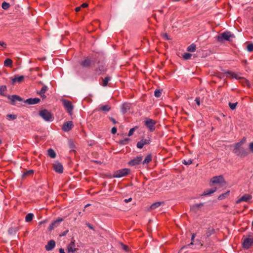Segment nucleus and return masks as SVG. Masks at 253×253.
Segmentation results:
<instances>
[{"label": "nucleus", "instance_id": "nucleus-62", "mask_svg": "<svg viewBox=\"0 0 253 253\" xmlns=\"http://www.w3.org/2000/svg\"><path fill=\"white\" fill-rule=\"evenodd\" d=\"M164 37L166 38V40H169V39L168 37V35L167 34H165L164 35Z\"/></svg>", "mask_w": 253, "mask_h": 253}, {"label": "nucleus", "instance_id": "nucleus-18", "mask_svg": "<svg viewBox=\"0 0 253 253\" xmlns=\"http://www.w3.org/2000/svg\"><path fill=\"white\" fill-rule=\"evenodd\" d=\"M252 198V195H251L250 194H245L236 201V203L238 204L242 201L247 202L249 200H250Z\"/></svg>", "mask_w": 253, "mask_h": 253}, {"label": "nucleus", "instance_id": "nucleus-64", "mask_svg": "<svg viewBox=\"0 0 253 253\" xmlns=\"http://www.w3.org/2000/svg\"><path fill=\"white\" fill-rule=\"evenodd\" d=\"M127 141V139H126L124 140V141H122L121 142V143H122V144H125V143L124 142V141Z\"/></svg>", "mask_w": 253, "mask_h": 253}, {"label": "nucleus", "instance_id": "nucleus-33", "mask_svg": "<svg viewBox=\"0 0 253 253\" xmlns=\"http://www.w3.org/2000/svg\"><path fill=\"white\" fill-rule=\"evenodd\" d=\"M48 155L51 158H54L56 157V153L53 149H49L48 150Z\"/></svg>", "mask_w": 253, "mask_h": 253}, {"label": "nucleus", "instance_id": "nucleus-21", "mask_svg": "<svg viewBox=\"0 0 253 253\" xmlns=\"http://www.w3.org/2000/svg\"><path fill=\"white\" fill-rule=\"evenodd\" d=\"M111 107L109 104L104 105H100L99 106L98 110H100L104 112V113H106L109 112L111 110Z\"/></svg>", "mask_w": 253, "mask_h": 253}, {"label": "nucleus", "instance_id": "nucleus-44", "mask_svg": "<svg viewBox=\"0 0 253 253\" xmlns=\"http://www.w3.org/2000/svg\"><path fill=\"white\" fill-rule=\"evenodd\" d=\"M182 163L185 165H189L192 163V160H191V159H189L187 161L184 160Z\"/></svg>", "mask_w": 253, "mask_h": 253}, {"label": "nucleus", "instance_id": "nucleus-59", "mask_svg": "<svg viewBox=\"0 0 253 253\" xmlns=\"http://www.w3.org/2000/svg\"><path fill=\"white\" fill-rule=\"evenodd\" d=\"M81 7L80 6H79V7H77L76 8H75V10L77 12H78L80 10Z\"/></svg>", "mask_w": 253, "mask_h": 253}, {"label": "nucleus", "instance_id": "nucleus-40", "mask_svg": "<svg viewBox=\"0 0 253 253\" xmlns=\"http://www.w3.org/2000/svg\"><path fill=\"white\" fill-rule=\"evenodd\" d=\"M6 118L9 120H13L17 118V115L12 114H8L6 115Z\"/></svg>", "mask_w": 253, "mask_h": 253}, {"label": "nucleus", "instance_id": "nucleus-20", "mask_svg": "<svg viewBox=\"0 0 253 253\" xmlns=\"http://www.w3.org/2000/svg\"><path fill=\"white\" fill-rule=\"evenodd\" d=\"M67 250L69 252L76 251L77 249L75 248V240H72L67 247Z\"/></svg>", "mask_w": 253, "mask_h": 253}, {"label": "nucleus", "instance_id": "nucleus-3", "mask_svg": "<svg viewBox=\"0 0 253 253\" xmlns=\"http://www.w3.org/2000/svg\"><path fill=\"white\" fill-rule=\"evenodd\" d=\"M234 35L230 32H224L219 35L216 39L218 42H222L223 40L230 41V38H234Z\"/></svg>", "mask_w": 253, "mask_h": 253}, {"label": "nucleus", "instance_id": "nucleus-61", "mask_svg": "<svg viewBox=\"0 0 253 253\" xmlns=\"http://www.w3.org/2000/svg\"><path fill=\"white\" fill-rule=\"evenodd\" d=\"M217 76H218V77H219L220 78H223L224 77V75L221 74H219L218 75H217Z\"/></svg>", "mask_w": 253, "mask_h": 253}, {"label": "nucleus", "instance_id": "nucleus-2", "mask_svg": "<svg viewBox=\"0 0 253 253\" xmlns=\"http://www.w3.org/2000/svg\"><path fill=\"white\" fill-rule=\"evenodd\" d=\"M39 115L45 121L51 122L52 121V114L47 110L43 109L39 112Z\"/></svg>", "mask_w": 253, "mask_h": 253}, {"label": "nucleus", "instance_id": "nucleus-53", "mask_svg": "<svg viewBox=\"0 0 253 253\" xmlns=\"http://www.w3.org/2000/svg\"><path fill=\"white\" fill-rule=\"evenodd\" d=\"M88 6V4L87 3H83L80 7L85 8Z\"/></svg>", "mask_w": 253, "mask_h": 253}, {"label": "nucleus", "instance_id": "nucleus-9", "mask_svg": "<svg viewBox=\"0 0 253 253\" xmlns=\"http://www.w3.org/2000/svg\"><path fill=\"white\" fill-rule=\"evenodd\" d=\"M210 183L214 184H225V181L222 175H219L213 177L210 180Z\"/></svg>", "mask_w": 253, "mask_h": 253}, {"label": "nucleus", "instance_id": "nucleus-56", "mask_svg": "<svg viewBox=\"0 0 253 253\" xmlns=\"http://www.w3.org/2000/svg\"><path fill=\"white\" fill-rule=\"evenodd\" d=\"M39 94L41 95V97H42V99H45V98L46 97V95H45V94H43H43Z\"/></svg>", "mask_w": 253, "mask_h": 253}, {"label": "nucleus", "instance_id": "nucleus-51", "mask_svg": "<svg viewBox=\"0 0 253 253\" xmlns=\"http://www.w3.org/2000/svg\"><path fill=\"white\" fill-rule=\"evenodd\" d=\"M195 236H196L195 234H193L192 235V237H191V241H192V242H193L194 241V238L195 237ZM191 245H193V243L192 242H191L190 244H189L188 246H190Z\"/></svg>", "mask_w": 253, "mask_h": 253}, {"label": "nucleus", "instance_id": "nucleus-24", "mask_svg": "<svg viewBox=\"0 0 253 253\" xmlns=\"http://www.w3.org/2000/svg\"><path fill=\"white\" fill-rule=\"evenodd\" d=\"M24 79V76H18L15 75L14 77L12 79V83H15L16 82L21 83L22 82Z\"/></svg>", "mask_w": 253, "mask_h": 253}, {"label": "nucleus", "instance_id": "nucleus-1", "mask_svg": "<svg viewBox=\"0 0 253 253\" xmlns=\"http://www.w3.org/2000/svg\"><path fill=\"white\" fill-rule=\"evenodd\" d=\"M243 143V141H241L234 145L233 152L240 158H244L248 155L247 151L242 147Z\"/></svg>", "mask_w": 253, "mask_h": 253}, {"label": "nucleus", "instance_id": "nucleus-63", "mask_svg": "<svg viewBox=\"0 0 253 253\" xmlns=\"http://www.w3.org/2000/svg\"><path fill=\"white\" fill-rule=\"evenodd\" d=\"M88 226L90 229H93V227L90 224H88Z\"/></svg>", "mask_w": 253, "mask_h": 253}, {"label": "nucleus", "instance_id": "nucleus-36", "mask_svg": "<svg viewBox=\"0 0 253 253\" xmlns=\"http://www.w3.org/2000/svg\"><path fill=\"white\" fill-rule=\"evenodd\" d=\"M195 50H196V45L194 43L191 44L187 47V51H188L189 52H194L195 51Z\"/></svg>", "mask_w": 253, "mask_h": 253}, {"label": "nucleus", "instance_id": "nucleus-31", "mask_svg": "<svg viewBox=\"0 0 253 253\" xmlns=\"http://www.w3.org/2000/svg\"><path fill=\"white\" fill-rule=\"evenodd\" d=\"M162 204V203L160 202H157L154 203L151 205L150 208L151 210H155L156 208L160 207Z\"/></svg>", "mask_w": 253, "mask_h": 253}, {"label": "nucleus", "instance_id": "nucleus-25", "mask_svg": "<svg viewBox=\"0 0 253 253\" xmlns=\"http://www.w3.org/2000/svg\"><path fill=\"white\" fill-rule=\"evenodd\" d=\"M130 104L127 103H124L122 106V111L123 114L127 112L130 109Z\"/></svg>", "mask_w": 253, "mask_h": 253}, {"label": "nucleus", "instance_id": "nucleus-14", "mask_svg": "<svg viewBox=\"0 0 253 253\" xmlns=\"http://www.w3.org/2000/svg\"><path fill=\"white\" fill-rule=\"evenodd\" d=\"M150 139H142L137 142L136 145L137 147L141 149L144 145L150 144Z\"/></svg>", "mask_w": 253, "mask_h": 253}, {"label": "nucleus", "instance_id": "nucleus-11", "mask_svg": "<svg viewBox=\"0 0 253 253\" xmlns=\"http://www.w3.org/2000/svg\"><path fill=\"white\" fill-rule=\"evenodd\" d=\"M92 61L90 57H86L80 62V65L84 68H89L91 65Z\"/></svg>", "mask_w": 253, "mask_h": 253}, {"label": "nucleus", "instance_id": "nucleus-19", "mask_svg": "<svg viewBox=\"0 0 253 253\" xmlns=\"http://www.w3.org/2000/svg\"><path fill=\"white\" fill-rule=\"evenodd\" d=\"M55 246V242L54 240H50L45 246V250L47 251L52 250Z\"/></svg>", "mask_w": 253, "mask_h": 253}, {"label": "nucleus", "instance_id": "nucleus-34", "mask_svg": "<svg viewBox=\"0 0 253 253\" xmlns=\"http://www.w3.org/2000/svg\"><path fill=\"white\" fill-rule=\"evenodd\" d=\"M111 78L110 77H106L103 79L102 85L103 86H106L108 84L109 81L110 80Z\"/></svg>", "mask_w": 253, "mask_h": 253}, {"label": "nucleus", "instance_id": "nucleus-4", "mask_svg": "<svg viewBox=\"0 0 253 253\" xmlns=\"http://www.w3.org/2000/svg\"><path fill=\"white\" fill-rule=\"evenodd\" d=\"M156 124V122L155 120L147 118L144 121L145 126L151 132H153L155 130Z\"/></svg>", "mask_w": 253, "mask_h": 253}, {"label": "nucleus", "instance_id": "nucleus-45", "mask_svg": "<svg viewBox=\"0 0 253 253\" xmlns=\"http://www.w3.org/2000/svg\"><path fill=\"white\" fill-rule=\"evenodd\" d=\"M121 246H122L123 249L126 252L128 251V247L126 245L123 244V243L120 244Z\"/></svg>", "mask_w": 253, "mask_h": 253}, {"label": "nucleus", "instance_id": "nucleus-46", "mask_svg": "<svg viewBox=\"0 0 253 253\" xmlns=\"http://www.w3.org/2000/svg\"><path fill=\"white\" fill-rule=\"evenodd\" d=\"M247 49L249 51L251 52L253 51V44H249L247 45Z\"/></svg>", "mask_w": 253, "mask_h": 253}, {"label": "nucleus", "instance_id": "nucleus-6", "mask_svg": "<svg viewBox=\"0 0 253 253\" xmlns=\"http://www.w3.org/2000/svg\"><path fill=\"white\" fill-rule=\"evenodd\" d=\"M130 172V169H123L118 170L114 172L113 177L119 178L127 175Z\"/></svg>", "mask_w": 253, "mask_h": 253}, {"label": "nucleus", "instance_id": "nucleus-50", "mask_svg": "<svg viewBox=\"0 0 253 253\" xmlns=\"http://www.w3.org/2000/svg\"><path fill=\"white\" fill-rule=\"evenodd\" d=\"M117 129L116 127H113L111 129V133L112 134H115L117 132Z\"/></svg>", "mask_w": 253, "mask_h": 253}, {"label": "nucleus", "instance_id": "nucleus-26", "mask_svg": "<svg viewBox=\"0 0 253 253\" xmlns=\"http://www.w3.org/2000/svg\"><path fill=\"white\" fill-rule=\"evenodd\" d=\"M224 72L225 74L230 75L233 78H238V75L233 72L230 71H224Z\"/></svg>", "mask_w": 253, "mask_h": 253}, {"label": "nucleus", "instance_id": "nucleus-17", "mask_svg": "<svg viewBox=\"0 0 253 253\" xmlns=\"http://www.w3.org/2000/svg\"><path fill=\"white\" fill-rule=\"evenodd\" d=\"M8 98L11 101V104L14 105L16 101H22V99L19 96L16 95H12L8 96Z\"/></svg>", "mask_w": 253, "mask_h": 253}, {"label": "nucleus", "instance_id": "nucleus-38", "mask_svg": "<svg viewBox=\"0 0 253 253\" xmlns=\"http://www.w3.org/2000/svg\"><path fill=\"white\" fill-rule=\"evenodd\" d=\"M9 6H10V4L9 3H7L5 1H4L2 3L1 7L4 10H6V9H8Z\"/></svg>", "mask_w": 253, "mask_h": 253}, {"label": "nucleus", "instance_id": "nucleus-39", "mask_svg": "<svg viewBox=\"0 0 253 253\" xmlns=\"http://www.w3.org/2000/svg\"><path fill=\"white\" fill-rule=\"evenodd\" d=\"M47 87L46 85H43L41 88V90L38 92V94H45L47 90Z\"/></svg>", "mask_w": 253, "mask_h": 253}, {"label": "nucleus", "instance_id": "nucleus-29", "mask_svg": "<svg viewBox=\"0 0 253 253\" xmlns=\"http://www.w3.org/2000/svg\"><path fill=\"white\" fill-rule=\"evenodd\" d=\"M4 65L5 67H11L12 66V60L9 58H7L4 62Z\"/></svg>", "mask_w": 253, "mask_h": 253}, {"label": "nucleus", "instance_id": "nucleus-52", "mask_svg": "<svg viewBox=\"0 0 253 253\" xmlns=\"http://www.w3.org/2000/svg\"><path fill=\"white\" fill-rule=\"evenodd\" d=\"M0 45L2 46L3 48H6V44L2 41H0Z\"/></svg>", "mask_w": 253, "mask_h": 253}, {"label": "nucleus", "instance_id": "nucleus-16", "mask_svg": "<svg viewBox=\"0 0 253 253\" xmlns=\"http://www.w3.org/2000/svg\"><path fill=\"white\" fill-rule=\"evenodd\" d=\"M73 126V122L72 121H68L64 123L62 127V129L65 131H68L72 129Z\"/></svg>", "mask_w": 253, "mask_h": 253}, {"label": "nucleus", "instance_id": "nucleus-48", "mask_svg": "<svg viewBox=\"0 0 253 253\" xmlns=\"http://www.w3.org/2000/svg\"><path fill=\"white\" fill-rule=\"evenodd\" d=\"M249 148L250 151L251 152L253 153V142H252L250 144Z\"/></svg>", "mask_w": 253, "mask_h": 253}, {"label": "nucleus", "instance_id": "nucleus-49", "mask_svg": "<svg viewBox=\"0 0 253 253\" xmlns=\"http://www.w3.org/2000/svg\"><path fill=\"white\" fill-rule=\"evenodd\" d=\"M196 104L198 105V106H200V97H196L195 100Z\"/></svg>", "mask_w": 253, "mask_h": 253}, {"label": "nucleus", "instance_id": "nucleus-32", "mask_svg": "<svg viewBox=\"0 0 253 253\" xmlns=\"http://www.w3.org/2000/svg\"><path fill=\"white\" fill-rule=\"evenodd\" d=\"M229 193H230V191H228L223 194H220L218 197V199L219 200H223V199L226 198L227 197H228L229 196Z\"/></svg>", "mask_w": 253, "mask_h": 253}, {"label": "nucleus", "instance_id": "nucleus-15", "mask_svg": "<svg viewBox=\"0 0 253 253\" xmlns=\"http://www.w3.org/2000/svg\"><path fill=\"white\" fill-rule=\"evenodd\" d=\"M63 218H59L56 220L53 221L49 225L48 227V229L49 231H51L53 230L54 228L57 227L59 223L63 220Z\"/></svg>", "mask_w": 253, "mask_h": 253}, {"label": "nucleus", "instance_id": "nucleus-37", "mask_svg": "<svg viewBox=\"0 0 253 253\" xmlns=\"http://www.w3.org/2000/svg\"><path fill=\"white\" fill-rule=\"evenodd\" d=\"M7 88L5 85H2L0 87V95L5 96L4 92L6 90Z\"/></svg>", "mask_w": 253, "mask_h": 253}, {"label": "nucleus", "instance_id": "nucleus-22", "mask_svg": "<svg viewBox=\"0 0 253 253\" xmlns=\"http://www.w3.org/2000/svg\"><path fill=\"white\" fill-rule=\"evenodd\" d=\"M40 101V99L39 98H29L27 99L25 102L29 104H36L38 103Z\"/></svg>", "mask_w": 253, "mask_h": 253}, {"label": "nucleus", "instance_id": "nucleus-58", "mask_svg": "<svg viewBox=\"0 0 253 253\" xmlns=\"http://www.w3.org/2000/svg\"><path fill=\"white\" fill-rule=\"evenodd\" d=\"M13 229L12 228H10L8 230V233L10 234H12L13 233Z\"/></svg>", "mask_w": 253, "mask_h": 253}, {"label": "nucleus", "instance_id": "nucleus-28", "mask_svg": "<svg viewBox=\"0 0 253 253\" xmlns=\"http://www.w3.org/2000/svg\"><path fill=\"white\" fill-rule=\"evenodd\" d=\"M152 161V155L151 154H148L145 157V159L143 161V164H147Z\"/></svg>", "mask_w": 253, "mask_h": 253}, {"label": "nucleus", "instance_id": "nucleus-10", "mask_svg": "<svg viewBox=\"0 0 253 253\" xmlns=\"http://www.w3.org/2000/svg\"><path fill=\"white\" fill-rule=\"evenodd\" d=\"M204 203H201L199 204H194L190 206V211L194 213H197L200 211L201 208L204 206Z\"/></svg>", "mask_w": 253, "mask_h": 253}, {"label": "nucleus", "instance_id": "nucleus-35", "mask_svg": "<svg viewBox=\"0 0 253 253\" xmlns=\"http://www.w3.org/2000/svg\"><path fill=\"white\" fill-rule=\"evenodd\" d=\"M34 173V171L33 170H29L24 172L22 174V177H26L28 176L31 175Z\"/></svg>", "mask_w": 253, "mask_h": 253}, {"label": "nucleus", "instance_id": "nucleus-43", "mask_svg": "<svg viewBox=\"0 0 253 253\" xmlns=\"http://www.w3.org/2000/svg\"><path fill=\"white\" fill-rule=\"evenodd\" d=\"M154 95L157 97H159L161 95V92L159 89L155 90L154 92Z\"/></svg>", "mask_w": 253, "mask_h": 253}, {"label": "nucleus", "instance_id": "nucleus-23", "mask_svg": "<svg viewBox=\"0 0 253 253\" xmlns=\"http://www.w3.org/2000/svg\"><path fill=\"white\" fill-rule=\"evenodd\" d=\"M216 191V188L214 187L211 189H207L204 191L202 196H207L210 195Z\"/></svg>", "mask_w": 253, "mask_h": 253}, {"label": "nucleus", "instance_id": "nucleus-41", "mask_svg": "<svg viewBox=\"0 0 253 253\" xmlns=\"http://www.w3.org/2000/svg\"><path fill=\"white\" fill-rule=\"evenodd\" d=\"M237 104H238V102H235V103L229 102V106L230 109L232 110H234L236 108Z\"/></svg>", "mask_w": 253, "mask_h": 253}, {"label": "nucleus", "instance_id": "nucleus-60", "mask_svg": "<svg viewBox=\"0 0 253 253\" xmlns=\"http://www.w3.org/2000/svg\"><path fill=\"white\" fill-rule=\"evenodd\" d=\"M59 253H65V252H64V250L62 248H61L59 249Z\"/></svg>", "mask_w": 253, "mask_h": 253}, {"label": "nucleus", "instance_id": "nucleus-5", "mask_svg": "<svg viewBox=\"0 0 253 253\" xmlns=\"http://www.w3.org/2000/svg\"><path fill=\"white\" fill-rule=\"evenodd\" d=\"M253 246V236H249L243 239L242 246L244 249H248Z\"/></svg>", "mask_w": 253, "mask_h": 253}, {"label": "nucleus", "instance_id": "nucleus-30", "mask_svg": "<svg viewBox=\"0 0 253 253\" xmlns=\"http://www.w3.org/2000/svg\"><path fill=\"white\" fill-rule=\"evenodd\" d=\"M34 214L31 213L27 214L25 217V220L27 222H29L33 220Z\"/></svg>", "mask_w": 253, "mask_h": 253}, {"label": "nucleus", "instance_id": "nucleus-54", "mask_svg": "<svg viewBox=\"0 0 253 253\" xmlns=\"http://www.w3.org/2000/svg\"><path fill=\"white\" fill-rule=\"evenodd\" d=\"M68 232V230H66L65 231H64V232H63L60 235V236H65L67 233Z\"/></svg>", "mask_w": 253, "mask_h": 253}, {"label": "nucleus", "instance_id": "nucleus-47", "mask_svg": "<svg viewBox=\"0 0 253 253\" xmlns=\"http://www.w3.org/2000/svg\"><path fill=\"white\" fill-rule=\"evenodd\" d=\"M135 130V128L134 127L130 128L128 132V136H130L131 135H132L133 134Z\"/></svg>", "mask_w": 253, "mask_h": 253}, {"label": "nucleus", "instance_id": "nucleus-57", "mask_svg": "<svg viewBox=\"0 0 253 253\" xmlns=\"http://www.w3.org/2000/svg\"><path fill=\"white\" fill-rule=\"evenodd\" d=\"M131 200H132L131 198H129V199H125V200H124V201H125V202H126V203H128V202H130Z\"/></svg>", "mask_w": 253, "mask_h": 253}, {"label": "nucleus", "instance_id": "nucleus-42", "mask_svg": "<svg viewBox=\"0 0 253 253\" xmlns=\"http://www.w3.org/2000/svg\"><path fill=\"white\" fill-rule=\"evenodd\" d=\"M192 56V54L189 53H185L183 55V58L185 60L189 59Z\"/></svg>", "mask_w": 253, "mask_h": 253}, {"label": "nucleus", "instance_id": "nucleus-13", "mask_svg": "<svg viewBox=\"0 0 253 253\" xmlns=\"http://www.w3.org/2000/svg\"><path fill=\"white\" fill-rule=\"evenodd\" d=\"M142 160V156H138L131 160L128 162V164L130 166H135L139 164Z\"/></svg>", "mask_w": 253, "mask_h": 253}, {"label": "nucleus", "instance_id": "nucleus-55", "mask_svg": "<svg viewBox=\"0 0 253 253\" xmlns=\"http://www.w3.org/2000/svg\"><path fill=\"white\" fill-rule=\"evenodd\" d=\"M110 119L114 124H116L117 123L116 121L113 118L111 117L110 118Z\"/></svg>", "mask_w": 253, "mask_h": 253}, {"label": "nucleus", "instance_id": "nucleus-7", "mask_svg": "<svg viewBox=\"0 0 253 253\" xmlns=\"http://www.w3.org/2000/svg\"><path fill=\"white\" fill-rule=\"evenodd\" d=\"M107 71V68L104 63H98V66L95 69V74L96 75H100L104 74Z\"/></svg>", "mask_w": 253, "mask_h": 253}, {"label": "nucleus", "instance_id": "nucleus-27", "mask_svg": "<svg viewBox=\"0 0 253 253\" xmlns=\"http://www.w3.org/2000/svg\"><path fill=\"white\" fill-rule=\"evenodd\" d=\"M224 72L225 74L230 75L233 78H238V75L233 72L230 71H224Z\"/></svg>", "mask_w": 253, "mask_h": 253}, {"label": "nucleus", "instance_id": "nucleus-12", "mask_svg": "<svg viewBox=\"0 0 253 253\" xmlns=\"http://www.w3.org/2000/svg\"><path fill=\"white\" fill-rule=\"evenodd\" d=\"M53 169L57 173H62L63 172V168L62 164L59 162H55L53 165Z\"/></svg>", "mask_w": 253, "mask_h": 253}, {"label": "nucleus", "instance_id": "nucleus-8", "mask_svg": "<svg viewBox=\"0 0 253 253\" xmlns=\"http://www.w3.org/2000/svg\"><path fill=\"white\" fill-rule=\"evenodd\" d=\"M63 104L67 112L70 115H72L73 105L72 102L69 100L63 99L62 100Z\"/></svg>", "mask_w": 253, "mask_h": 253}]
</instances>
